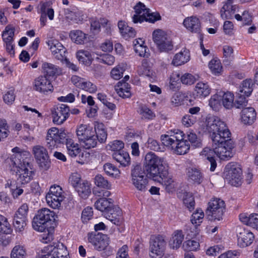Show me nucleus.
Here are the masks:
<instances>
[{
    "mask_svg": "<svg viewBox=\"0 0 258 258\" xmlns=\"http://www.w3.org/2000/svg\"><path fill=\"white\" fill-rule=\"evenodd\" d=\"M15 29L11 25L6 27L2 33V38L4 42H13Z\"/></svg>",
    "mask_w": 258,
    "mask_h": 258,
    "instance_id": "a18cd8bd",
    "label": "nucleus"
},
{
    "mask_svg": "<svg viewBox=\"0 0 258 258\" xmlns=\"http://www.w3.org/2000/svg\"><path fill=\"white\" fill-rule=\"evenodd\" d=\"M183 26L190 32L200 34L201 32V24L200 20L196 16L188 17L183 22Z\"/></svg>",
    "mask_w": 258,
    "mask_h": 258,
    "instance_id": "aec40b11",
    "label": "nucleus"
},
{
    "mask_svg": "<svg viewBox=\"0 0 258 258\" xmlns=\"http://www.w3.org/2000/svg\"><path fill=\"white\" fill-rule=\"evenodd\" d=\"M132 183L138 190L145 192L147 190L148 179L140 164H133L131 169Z\"/></svg>",
    "mask_w": 258,
    "mask_h": 258,
    "instance_id": "423d86ee",
    "label": "nucleus"
},
{
    "mask_svg": "<svg viewBox=\"0 0 258 258\" xmlns=\"http://www.w3.org/2000/svg\"><path fill=\"white\" fill-rule=\"evenodd\" d=\"M187 139L190 143L191 146L194 148L200 147L202 146L200 139L198 138L197 135L194 132H188L187 133Z\"/></svg>",
    "mask_w": 258,
    "mask_h": 258,
    "instance_id": "052dcab7",
    "label": "nucleus"
},
{
    "mask_svg": "<svg viewBox=\"0 0 258 258\" xmlns=\"http://www.w3.org/2000/svg\"><path fill=\"white\" fill-rule=\"evenodd\" d=\"M188 180L199 184L202 182L204 176L200 169L196 167H189L186 169Z\"/></svg>",
    "mask_w": 258,
    "mask_h": 258,
    "instance_id": "b1692460",
    "label": "nucleus"
},
{
    "mask_svg": "<svg viewBox=\"0 0 258 258\" xmlns=\"http://www.w3.org/2000/svg\"><path fill=\"white\" fill-rule=\"evenodd\" d=\"M185 96L181 93H175L171 98L170 102L173 106L176 107L183 104Z\"/></svg>",
    "mask_w": 258,
    "mask_h": 258,
    "instance_id": "13d9d810",
    "label": "nucleus"
},
{
    "mask_svg": "<svg viewBox=\"0 0 258 258\" xmlns=\"http://www.w3.org/2000/svg\"><path fill=\"white\" fill-rule=\"evenodd\" d=\"M204 217V213L202 210L197 209L191 215L190 221L192 224L199 225L203 221Z\"/></svg>",
    "mask_w": 258,
    "mask_h": 258,
    "instance_id": "603ef678",
    "label": "nucleus"
},
{
    "mask_svg": "<svg viewBox=\"0 0 258 258\" xmlns=\"http://www.w3.org/2000/svg\"><path fill=\"white\" fill-rule=\"evenodd\" d=\"M95 208L105 213L113 207V200L111 199L100 198L94 204Z\"/></svg>",
    "mask_w": 258,
    "mask_h": 258,
    "instance_id": "c85d7f7f",
    "label": "nucleus"
},
{
    "mask_svg": "<svg viewBox=\"0 0 258 258\" xmlns=\"http://www.w3.org/2000/svg\"><path fill=\"white\" fill-rule=\"evenodd\" d=\"M232 0H227L221 9V16L223 19H230L236 11V6L232 5Z\"/></svg>",
    "mask_w": 258,
    "mask_h": 258,
    "instance_id": "bb28decb",
    "label": "nucleus"
},
{
    "mask_svg": "<svg viewBox=\"0 0 258 258\" xmlns=\"http://www.w3.org/2000/svg\"><path fill=\"white\" fill-rule=\"evenodd\" d=\"M225 210L224 201L220 199L214 198L208 203L206 214L210 220L219 221L222 219Z\"/></svg>",
    "mask_w": 258,
    "mask_h": 258,
    "instance_id": "6e6552de",
    "label": "nucleus"
},
{
    "mask_svg": "<svg viewBox=\"0 0 258 258\" xmlns=\"http://www.w3.org/2000/svg\"><path fill=\"white\" fill-rule=\"evenodd\" d=\"M124 144L123 142L120 140H115L110 142L108 146L109 149L114 152H117L122 150Z\"/></svg>",
    "mask_w": 258,
    "mask_h": 258,
    "instance_id": "338daca9",
    "label": "nucleus"
},
{
    "mask_svg": "<svg viewBox=\"0 0 258 258\" xmlns=\"http://www.w3.org/2000/svg\"><path fill=\"white\" fill-rule=\"evenodd\" d=\"M134 9L136 14L134 15L133 17H142L146 16V14L148 13L149 9L146 8L144 4L139 2L134 7Z\"/></svg>",
    "mask_w": 258,
    "mask_h": 258,
    "instance_id": "bf43d9fd",
    "label": "nucleus"
},
{
    "mask_svg": "<svg viewBox=\"0 0 258 258\" xmlns=\"http://www.w3.org/2000/svg\"><path fill=\"white\" fill-rule=\"evenodd\" d=\"M103 168L106 174L109 176H116L120 174L118 169L111 163H107L105 164Z\"/></svg>",
    "mask_w": 258,
    "mask_h": 258,
    "instance_id": "6e6d98bb",
    "label": "nucleus"
},
{
    "mask_svg": "<svg viewBox=\"0 0 258 258\" xmlns=\"http://www.w3.org/2000/svg\"><path fill=\"white\" fill-rule=\"evenodd\" d=\"M150 256L151 258H161L164 254L167 245L165 236H152L149 241Z\"/></svg>",
    "mask_w": 258,
    "mask_h": 258,
    "instance_id": "1a4fd4ad",
    "label": "nucleus"
},
{
    "mask_svg": "<svg viewBox=\"0 0 258 258\" xmlns=\"http://www.w3.org/2000/svg\"><path fill=\"white\" fill-rule=\"evenodd\" d=\"M76 57L80 62L86 66L90 65L93 60L91 53L86 50H78L76 53Z\"/></svg>",
    "mask_w": 258,
    "mask_h": 258,
    "instance_id": "473e14b6",
    "label": "nucleus"
},
{
    "mask_svg": "<svg viewBox=\"0 0 258 258\" xmlns=\"http://www.w3.org/2000/svg\"><path fill=\"white\" fill-rule=\"evenodd\" d=\"M112 157L123 166L128 165L130 162V157L128 153L123 150L114 152L112 154Z\"/></svg>",
    "mask_w": 258,
    "mask_h": 258,
    "instance_id": "f704fd0d",
    "label": "nucleus"
},
{
    "mask_svg": "<svg viewBox=\"0 0 258 258\" xmlns=\"http://www.w3.org/2000/svg\"><path fill=\"white\" fill-rule=\"evenodd\" d=\"M239 219L243 224L258 230V214H252L249 216L241 214L239 215Z\"/></svg>",
    "mask_w": 258,
    "mask_h": 258,
    "instance_id": "a878e982",
    "label": "nucleus"
},
{
    "mask_svg": "<svg viewBox=\"0 0 258 258\" xmlns=\"http://www.w3.org/2000/svg\"><path fill=\"white\" fill-rule=\"evenodd\" d=\"M237 236V243L241 247H245L252 244L254 236L249 230L240 228Z\"/></svg>",
    "mask_w": 258,
    "mask_h": 258,
    "instance_id": "6ab92c4d",
    "label": "nucleus"
},
{
    "mask_svg": "<svg viewBox=\"0 0 258 258\" xmlns=\"http://www.w3.org/2000/svg\"><path fill=\"white\" fill-rule=\"evenodd\" d=\"M180 80V76L177 74H172L170 78L169 87L170 90H176L178 88L179 81Z\"/></svg>",
    "mask_w": 258,
    "mask_h": 258,
    "instance_id": "774afa93",
    "label": "nucleus"
},
{
    "mask_svg": "<svg viewBox=\"0 0 258 258\" xmlns=\"http://www.w3.org/2000/svg\"><path fill=\"white\" fill-rule=\"evenodd\" d=\"M130 85L125 82H118L115 86V90L119 96L128 98L131 96Z\"/></svg>",
    "mask_w": 258,
    "mask_h": 258,
    "instance_id": "72a5a7b5",
    "label": "nucleus"
},
{
    "mask_svg": "<svg viewBox=\"0 0 258 258\" xmlns=\"http://www.w3.org/2000/svg\"><path fill=\"white\" fill-rule=\"evenodd\" d=\"M183 202L184 205L190 211H192L195 206L194 197L191 193L185 192L183 196Z\"/></svg>",
    "mask_w": 258,
    "mask_h": 258,
    "instance_id": "3c124183",
    "label": "nucleus"
},
{
    "mask_svg": "<svg viewBox=\"0 0 258 258\" xmlns=\"http://www.w3.org/2000/svg\"><path fill=\"white\" fill-rule=\"evenodd\" d=\"M81 145L85 149H89L91 148L95 147L97 143V137L95 136V133L90 136L89 137L86 138L84 140L80 142Z\"/></svg>",
    "mask_w": 258,
    "mask_h": 258,
    "instance_id": "09e8293b",
    "label": "nucleus"
},
{
    "mask_svg": "<svg viewBox=\"0 0 258 258\" xmlns=\"http://www.w3.org/2000/svg\"><path fill=\"white\" fill-rule=\"evenodd\" d=\"M153 39L161 52H168L173 49V45L170 38L167 33L161 29H157L153 32Z\"/></svg>",
    "mask_w": 258,
    "mask_h": 258,
    "instance_id": "9b49d317",
    "label": "nucleus"
},
{
    "mask_svg": "<svg viewBox=\"0 0 258 258\" xmlns=\"http://www.w3.org/2000/svg\"><path fill=\"white\" fill-rule=\"evenodd\" d=\"M13 230L8 219L0 214V232L6 234H10Z\"/></svg>",
    "mask_w": 258,
    "mask_h": 258,
    "instance_id": "8fccbe9b",
    "label": "nucleus"
},
{
    "mask_svg": "<svg viewBox=\"0 0 258 258\" xmlns=\"http://www.w3.org/2000/svg\"><path fill=\"white\" fill-rule=\"evenodd\" d=\"M173 150L174 152L178 155L186 154L189 149V145L186 140L177 142L174 146L168 147Z\"/></svg>",
    "mask_w": 258,
    "mask_h": 258,
    "instance_id": "c9c22d12",
    "label": "nucleus"
},
{
    "mask_svg": "<svg viewBox=\"0 0 258 258\" xmlns=\"http://www.w3.org/2000/svg\"><path fill=\"white\" fill-rule=\"evenodd\" d=\"M133 21L134 23H142L145 21L150 23H154L155 22L161 19V17L158 13H150V9H148V12L146 14V16L141 17H133Z\"/></svg>",
    "mask_w": 258,
    "mask_h": 258,
    "instance_id": "cd10ccee",
    "label": "nucleus"
},
{
    "mask_svg": "<svg viewBox=\"0 0 258 258\" xmlns=\"http://www.w3.org/2000/svg\"><path fill=\"white\" fill-rule=\"evenodd\" d=\"M242 174V169L240 165L236 163H229L225 167L224 178L231 185L238 186L241 184Z\"/></svg>",
    "mask_w": 258,
    "mask_h": 258,
    "instance_id": "0eeeda50",
    "label": "nucleus"
},
{
    "mask_svg": "<svg viewBox=\"0 0 258 258\" xmlns=\"http://www.w3.org/2000/svg\"><path fill=\"white\" fill-rule=\"evenodd\" d=\"M256 113L255 109L251 107L243 108L241 111V121L245 124H252L256 119Z\"/></svg>",
    "mask_w": 258,
    "mask_h": 258,
    "instance_id": "5701e85b",
    "label": "nucleus"
},
{
    "mask_svg": "<svg viewBox=\"0 0 258 258\" xmlns=\"http://www.w3.org/2000/svg\"><path fill=\"white\" fill-rule=\"evenodd\" d=\"M49 4L48 3H43L41 5L40 13V14H47L48 17L50 20L53 19L54 11L52 8H49Z\"/></svg>",
    "mask_w": 258,
    "mask_h": 258,
    "instance_id": "69168bd1",
    "label": "nucleus"
},
{
    "mask_svg": "<svg viewBox=\"0 0 258 258\" xmlns=\"http://www.w3.org/2000/svg\"><path fill=\"white\" fill-rule=\"evenodd\" d=\"M234 95L230 92L223 93L222 96V102L225 108L230 109L233 106Z\"/></svg>",
    "mask_w": 258,
    "mask_h": 258,
    "instance_id": "de8ad7c7",
    "label": "nucleus"
},
{
    "mask_svg": "<svg viewBox=\"0 0 258 258\" xmlns=\"http://www.w3.org/2000/svg\"><path fill=\"white\" fill-rule=\"evenodd\" d=\"M253 82L251 79H246L243 81L240 86L239 93L240 95H245L248 97L253 90Z\"/></svg>",
    "mask_w": 258,
    "mask_h": 258,
    "instance_id": "58836bf2",
    "label": "nucleus"
},
{
    "mask_svg": "<svg viewBox=\"0 0 258 258\" xmlns=\"http://www.w3.org/2000/svg\"><path fill=\"white\" fill-rule=\"evenodd\" d=\"M64 198L62 188L55 184L51 186L49 192L46 196L47 204L53 209L58 208Z\"/></svg>",
    "mask_w": 258,
    "mask_h": 258,
    "instance_id": "f8f14e48",
    "label": "nucleus"
},
{
    "mask_svg": "<svg viewBox=\"0 0 258 258\" xmlns=\"http://www.w3.org/2000/svg\"><path fill=\"white\" fill-rule=\"evenodd\" d=\"M70 36L74 42L79 44L84 43L86 39V34L79 30L71 31Z\"/></svg>",
    "mask_w": 258,
    "mask_h": 258,
    "instance_id": "37998d69",
    "label": "nucleus"
},
{
    "mask_svg": "<svg viewBox=\"0 0 258 258\" xmlns=\"http://www.w3.org/2000/svg\"><path fill=\"white\" fill-rule=\"evenodd\" d=\"M195 91L197 97L202 98L210 94L211 89L208 84L200 82L196 84Z\"/></svg>",
    "mask_w": 258,
    "mask_h": 258,
    "instance_id": "7c9ffc66",
    "label": "nucleus"
},
{
    "mask_svg": "<svg viewBox=\"0 0 258 258\" xmlns=\"http://www.w3.org/2000/svg\"><path fill=\"white\" fill-rule=\"evenodd\" d=\"M67 15L68 19H70L71 21H73L76 23H82L84 20V15L83 14V12L81 11H70Z\"/></svg>",
    "mask_w": 258,
    "mask_h": 258,
    "instance_id": "864d4df0",
    "label": "nucleus"
},
{
    "mask_svg": "<svg viewBox=\"0 0 258 258\" xmlns=\"http://www.w3.org/2000/svg\"><path fill=\"white\" fill-rule=\"evenodd\" d=\"M27 218L15 216L13 224L15 230L19 232L23 231L27 225Z\"/></svg>",
    "mask_w": 258,
    "mask_h": 258,
    "instance_id": "c03bdc74",
    "label": "nucleus"
},
{
    "mask_svg": "<svg viewBox=\"0 0 258 258\" xmlns=\"http://www.w3.org/2000/svg\"><path fill=\"white\" fill-rule=\"evenodd\" d=\"M79 185L75 190L77 191L80 197L86 199L91 194L90 183L87 180H84L82 181Z\"/></svg>",
    "mask_w": 258,
    "mask_h": 258,
    "instance_id": "ea45409f",
    "label": "nucleus"
},
{
    "mask_svg": "<svg viewBox=\"0 0 258 258\" xmlns=\"http://www.w3.org/2000/svg\"><path fill=\"white\" fill-rule=\"evenodd\" d=\"M212 149L206 147L203 149V153L215 154L221 160H229L233 156L234 142L231 139V135L228 137L216 136L212 141Z\"/></svg>",
    "mask_w": 258,
    "mask_h": 258,
    "instance_id": "7ed1b4c3",
    "label": "nucleus"
},
{
    "mask_svg": "<svg viewBox=\"0 0 258 258\" xmlns=\"http://www.w3.org/2000/svg\"><path fill=\"white\" fill-rule=\"evenodd\" d=\"M189 58L190 55L188 51L184 50L174 55L172 63L175 66H181L189 61Z\"/></svg>",
    "mask_w": 258,
    "mask_h": 258,
    "instance_id": "2f4dec72",
    "label": "nucleus"
},
{
    "mask_svg": "<svg viewBox=\"0 0 258 258\" xmlns=\"http://www.w3.org/2000/svg\"><path fill=\"white\" fill-rule=\"evenodd\" d=\"M55 213L47 208L38 211L32 221V227L36 231L43 232L48 228L55 220Z\"/></svg>",
    "mask_w": 258,
    "mask_h": 258,
    "instance_id": "39448f33",
    "label": "nucleus"
},
{
    "mask_svg": "<svg viewBox=\"0 0 258 258\" xmlns=\"http://www.w3.org/2000/svg\"><path fill=\"white\" fill-rule=\"evenodd\" d=\"M42 72L45 76H54L60 74L59 68L52 63L45 62L42 66Z\"/></svg>",
    "mask_w": 258,
    "mask_h": 258,
    "instance_id": "e433bc0d",
    "label": "nucleus"
},
{
    "mask_svg": "<svg viewBox=\"0 0 258 258\" xmlns=\"http://www.w3.org/2000/svg\"><path fill=\"white\" fill-rule=\"evenodd\" d=\"M94 182L96 186L99 187L109 189L110 188V184L108 180L102 176L101 174H97L94 178Z\"/></svg>",
    "mask_w": 258,
    "mask_h": 258,
    "instance_id": "5fc2aeb1",
    "label": "nucleus"
},
{
    "mask_svg": "<svg viewBox=\"0 0 258 258\" xmlns=\"http://www.w3.org/2000/svg\"><path fill=\"white\" fill-rule=\"evenodd\" d=\"M94 133L97 137V140L100 143H104L106 141L107 134L104 128V125L102 123L95 122L94 125Z\"/></svg>",
    "mask_w": 258,
    "mask_h": 258,
    "instance_id": "4c0bfd02",
    "label": "nucleus"
},
{
    "mask_svg": "<svg viewBox=\"0 0 258 258\" xmlns=\"http://www.w3.org/2000/svg\"><path fill=\"white\" fill-rule=\"evenodd\" d=\"M104 214L106 219L115 225H120L122 222V212L119 207H113Z\"/></svg>",
    "mask_w": 258,
    "mask_h": 258,
    "instance_id": "412c9836",
    "label": "nucleus"
},
{
    "mask_svg": "<svg viewBox=\"0 0 258 258\" xmlns=\"http://www.w3.org/2000/svg\"><path fill=\"white\" fill-rule=\"evenodd\" d=\"M140 113L143 119L151 120L155 117L154 112L146 106H143L140 107Z\"/></svg>",
    "mask_w": 258,
    "mask_h": 258,
    "instance_id": "4d7b16f0",
    "label": "nucleus"
},
{
    "mask_svg": "<svg viewBox=\"0 0 258 258\" xmlns=\"http://www.w3.org/2000/svg\"><path fill=\"white\" fill-rule=\"evenodd\" d=\"M33 153L39 167L47 170L50 166V160L47 150L43 146L37 145L33 148Z\"/></svg>",
    "mask_w": 258,
    "mask_h": 258,
    "instance_id": "2eb2a0df",
    "label": "nucleus"
},
{
    "mask_svg": "<svg viewBox=\"0 0 258 258\" xmlns=\"http://www.w3.org/2000/svg\"><path fill=\"white\" fill-rule=\"evenodd\" d=\"M76 132L80 142L86 139V138L89 137L90 136L92 135L93 133H94V131L92 127L87 124H81L77 126Z\"/></svg>",
    "mask_w": 258,
    "mask_h": 258,
    "instance_id": "393cba45",
    "label": "nucleus"
},
{
    "mask_svg": "<svg viewBox=\"0 0 258 258\" xmlns=\"http://www.w3.org/2000/svg\"><path fill=\"white\" fill-rule=\"evenodd\" d=\"M33 89L39 93L46 94L48 92H52L53 87L50 81L46 76H40L34 80Z\"/></svg>",
    "mask_w": 258,
    "mask_h": 258,
    "instance_id": "f3484780",
    "label": "nucleus"
},
{
    "mask_svg": "<svg viewBox=\"0 0 258 258\" xmlns=\"http://www.w3.org/2000/svg\"><path fill=\"white\" fill-rule=\"evenodd\" d=\"M26 249L23 245H16L11 251V258H26Z\"/></svg>",
    "mask_w": 258,
    "mask_h": 258,
    "instance_id": "79ce46f5",
    "label": "nucleus"
},
{
    "mask_svg": "<svg viewBox=\"0 0 258 258\" xmlns=\"http://www.w3.org/2000/svg\"><path fill=\"white\" fill-rule=\"evenodd\" d=\"M88 240L96 249L100 251L105 249L109 244V238L107 235L100 232L97 234L89 233L88 235Z\"/></svg>",
    "mask_w": 258,
    "mask_h": 258,
    "instance_id": "dca6fc26",
    "label": "nucleus"
},
{
    "mask_svg": "<svg viewBox=\"0 0 258 258\" xmlns=\"http://www.w3.org/2000/svg\"><path fill=\"white\" fill-rule=\"evenodd\" d=\"M20 166H14L9 167L12 170H16L19 171V177L17 178V181L21 184H25L30 182L32 179L34 174L33 166L30 162L28 163H23Z\"/></svg>",
    "mask_w": 258,
    "mask_h": 258,
    "instance_id": "ddd939ff",
    "label": "nucleus"
},
{
    "mask_svg": "<svg viewBox=\"0 0 258 258\" xmlns=\"http://www.w3.org/2000/svg\"><path fill=\"white\" fill-rule=\"evenodd\" d=\"M221 95L214 94L209 99V105L213 110L217 111L219 110L220 107V100H221Z\"/></svg>",
    "mask_w": 258,
    "mask_h": 258,
    "instance_id": "680f3d73",
    "label": "nucleus"
},
{
    "mask_svg": "<svg viewBox=\"0 0 258 258\" xmlns=\"http://www.w3.org/2000/svg\"><path fill=\"white\" fill-rule=\"evenodd\" d=\"M49 49L55 58L58 60H62L66 57V49L56 39H50L47 42Z\"/></svg>",
    "mask_w": 258,
    "mask_h": 258,
    "instance_id": "a211bd4d",
    "label": "nucleus"
},
{
    "mask_svg": "<svg viewBox=\"0 0 258 258\" xmlns=\"http://www.w3.org/2000/svg\"><path fill=\"white\" fill-rule=\"evenodd\" d=\"M8 125L5 119L0 118V142L7 138L9 134Z\"/></svg>",
    "mask_w": 258,
    "mask_h": 258,
    "instance_id": "0e129e2a",
    "label": "nucleus"
},
{
    "mask_svg": "<svg viewBox=\"0 0 258 258\" xmlns=\"http://www.w3.org/2000/svg\"><path fill=\"white\" fill-rule=\"evenodd\" d=\"M223 55L225 59L224 62H227L228 64L230 61L233 58V48L229 45H224L223 47Z\"/></svg>",
    "mask_w": 258,
    "mask_h": 258,
    "instance_id": "e2e57ef3",
    "label": "nucleus"
},
{
    "mask_svg": "<svg viewBox=\"0 0 258 258\" xmlns=\"http://www.w3.org/2000/svg\"><path fill=\"white\" fill-rule=\"evenodd\" d=\"M69 107L63 104L54 106L51 109L52 121L55 124H62L69 117Z\"/></svg>",
    "mask_w": 258,
    "mask_h": 258,
    "instance_id": "4468645a",
    "label": "nucleus"
},
{
    "mask_svg": "<svg viewBox=\"0 0 258 258\" xmlns=\"http://www.w3.org/2000/svg\"><path fill=\"white\" fill-rule=\"evenodd\" d=\"M183 133L182 132L179 131L173 135H162L161 137V140L162 143L166 147L174 146L176 143L184 141Z\"/></svg>",
    "mask_w": 258,
    "mask_h": 258,
    "instance_id": "4be33fe9",
    "label": "nucleus"
},
{
    "mask_svg": "<svg viewBox=\"0 0 258 258\" xmlns=\"http://www.w3.org/2000/svg\"><path fill=\"white\" fill-rule=\"evenodd\" d=\"M184 238L181 230H177L174 232L172 238L169 242V245L172 249H177L181 245Z\"/></svg>",
    "mask_w": 258,
    "mask_h": 258,
    "instance_id": "c756f323",
    "label": "nucleus"
},
{
    "mask_svg": "<svg viewBox=\"0 0 258 258\" xmlns=\"http://www.w3.org/2000/svg\"><path fill=\"white\" fill-rule=\"evenodd\" d=\"M66 143L68 154L72 157L77 156L81 152L77 143H75L72 139L66 138V134L56 127H52L48 131L46 137L47 147L52 150L57 148L60 144Z\"/></svg>",
    "mask_w": 258,
    "mask_h": 258,
    "instance_id": "f03ea898",
    "label": "nucleus"
},
{
    "mask_svg": "<svg viewBox=\"0 0 258 258\" xmlns=\"http://www.w3.org/2000/svg\"><path fill=\"white\" fill-rule=\"evenodd\" d=\"M126 69V65L123 63L119 64L112 69L110 75L114 80H119L123 76V74Z\"/></svg>",
    "mask_w": 258,
    "mask_h": 258,
    "instance_id": "49530a36",
    "label": "nucleus"
},
{
    "mask_svg": "<svg viewBox=\"0 0 258 258\" xmlns=\"http://www.w3.org/2000/svg\"><path fill=\"white\" fill-rule=\"evenodd\" d=\"M12 151L14 154L8 157L5 161L6 166L9 167L20 166L19 165L22 163H28L31 160V155L28 151L22 150L18 147L12 149Z\"/></svg>",
    "mask_w": 258,
    "mask_h": 258,
    "instance_id": "9d476101",
    "label": "nucleus"
},
{
    "mask_svg": "<svg viewBox=\"0 0 258 258\" xmlns=\"http://www.w3.org/2000/svg\"><path fill=\"white\" fill-rule=\"evenodd\" d=\"M147 175L153 180L162 182L168 192L175 187L174 180L168 171V166L165 163L164 159L158 156L154 153L150 152L145 156L144 163Z\"/></svg>",
    "mask_w": 258,
    "mask_h": 258,
    "instance_id": "f257e3e1",
    "label": "nucleus"
},
{
    "mask_svg": "<svg viewBox=\"0 0 258 258\" xmlns=\"http://www.w3.org/2000/svg\"><path fill=\"white\" fill-rule=\"evenodd\" d=\"M206 130L210 134V137L213 141L216 136L228 137L231 134L226 123L219 117L216 116H209L207 117Z\"/></svg>",
    "mask_w": 258,
    "mask_h": 258,
    "instance_id": "20e7f679",
    "label": "nucleus"
},
{
    "mask_svg": "<svg viewBox=\"0 0 258 258\" xmlns=\"http://www.w3.org/2000/svg\"><path fill=\"white\" fill-rule=\"evenodd\" d=\"M208 66L213 75L219 76L221 74L223 68L219 59L217 58L212 59L209 62Z\"/></svg>",
    "mask_w": 258,
    "mask_h": 258,
    "instance_id": "a19ab883",
    "label": "nucleus"
}]
</instances>
